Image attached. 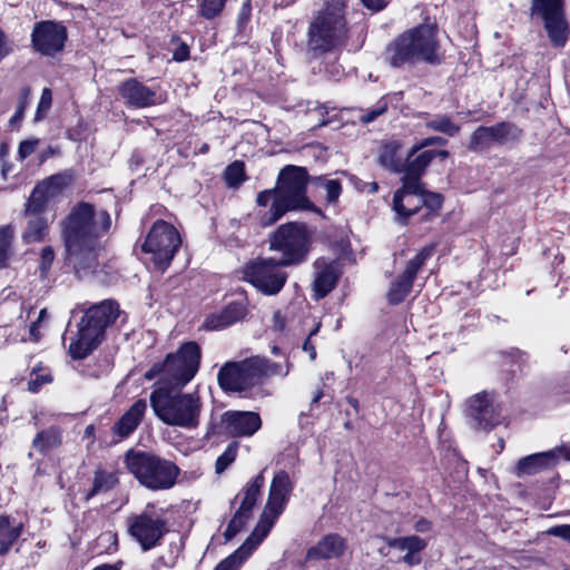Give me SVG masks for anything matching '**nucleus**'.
Listing matches in <instances>:
<instances>
[{
  "label": "nucleus",
  "mask_w": 570,
  "mask_h": 570,
  "mask_svg": "<svg viewBox=\"0 0 570 570\" xmlns=\"http://www.w3.org/2000/svg\"><path fill=\"white\" fill-rule=\"evenodd\" d=\"M189 56V48L187 45L181 43L175 51H174V60L176 61H185Z\"/></svg>",
  "instance_id": "13d9d810"
},
{
  "label": "nucleus",
  "mask_w": 570,
  "mask_h": 570,
  "mask_svg": "<svg viewBox=\"0 0 570 570\" xmlns=\"http://www.w3.org/2000/svg\"><path fill=\"white\" fill-rule=\"evenodd\" d=\"M314 298L321 299L327 296L336 286L340 278V269L336 262L318 258L314 262Z\"/></svg>",
  "instance_id": "b1692460"
},
{
  "label": "nucleus",
  "mask_w": 570,
  "mask_h": 570,
  "mask_svg": "<svg viewBox=\"0 0 570 570\" xmlns=\"http://www.w3.org/2000/svg\"><path fill=\"white\" fill-rule=\"evenodd\" d=\"M147 409L145 400L136 401L124 415L112 425L111 431L117 441L128 438L141 422Z\"/></svg>",
  "instance_id": "393cba45"
},
{
  "label": "nucleus",
  "mask_w": 570,
  "mask_h": 570,
  "mask_svg": "<svg viewBox=\"0 0 570 570\" xmlns=\"http://www.w3.org/2000/svg\"><path fill=\"white\" fill-rule=\"evenodd\" d=\"M21 534V525L12 524L10 518L0 515V556H6Z\"/></svg>",
  "instance_id": "2f4dec72"
},
{
  "label": "nucleus",
  "mask_w": 570,
  "mask_h": 570,
  "mask_svg": "<svg viewBox=\"0 0 570 570\" xmlns=\"http://www.w3.org/2000/svg\"><path fill=\"white\" fill-rule=\"evenodd\" d=\"M426 547V541L417 535L405 537V551L406 552H420Z\"/></svg>",
  "instance_id": "09e8293b"
},
{
  "label": "nucleus",
  "mask_w": 570,
  "mask_h": 570,
  "mask_svg": "<svg viewBox=\"0 0 570 570\" xmlns=\"http://www.w3.org/2000/svg\"><path fill=\"white\" fill-rule=\"evenodd\" d=\"M68 31L61 21L42 20L33 24L30 40L33 50L45 57H56L65 49Z\"/></svg>",
  "instance_id": "dca6fc26"
},
{
  "label": "nucleus",
  "mask_w": 570,
  "mask_h": 570,
  "mask_svg": "<svg viewBox=\"0 0 570 570\" xmlns=\"http://www.w3.org/2000/svg\"><path fill=\"white\" fill-rule=\"evenodd\" d=\"M111 227V217L105 209L95 210L89 203H78L61 222L65 261L79 278L95 277L106 282L99 256L104 237Z\"/></svg>",
  "instance_id": "f257e3e1"
},
{
  "label": "nucleus",
  "mask_w": 570,
  "mask_h": 570,
  "mask_svg": "<svg viewBox=\"0 0 570 570\" xmlns=\"http://www.w3.org/2000/svg\"><path fill=\"white\" fill-rule=\"evenodd\" d=\"M425 127L450 137H454L460 131V126L454 124L449 116L438 115L425 124Z\"/></svg>",
  "instance_id": "e433bc0d"
},
{
  "label": "nucleus",
  "mask_w": 570,
  "mask_h": 570,
  "mask_svg": "<svg viewBox=\"0 0 570 570\" xmlns=\"http://www.w3.org/2000/svg\"><path fill=\"white\" fill-rule=\"evenodd\" d=\"M402 209H394L400 222H405L410 216L416 214L421 209L420 195L404 194L402 197Z\"/></svg>",
  "instance_id": "58836bf2"
},
{
  "label": "nucleus",
  "mask_w": 570,
  "mask_h": 570,
  "mask_svg": "<svg viewBox=\"0 0 570 570\" xmlns=\"http://www.w3.org/2000/svg\"><path fill=\"white\" fill-rule=\"evenodd\" d=\"M264 484L265 478L263 472H261L246 484L243 491L244 497L238 509L250 513L259 498L261 489L264 487Z\"/></svg>",
  "instance_id": "72a5a7b5"
},
{
  "label": "nucleus",
  "mask_w": 570,
  "mask_h": 570,
  "mask_svg": "<svg viewBox=\"0 0 570 570\" xmlns=\"http://www.w3.org/2000/svg\"><path fill=\"white\" fill-rule=\"evenodd\" d=\"M320 324H317L315 326L314 330L311 331V333L308 334V337L305 340L304 344H303V350L308 353L309 355V358L312 361H314L316 358V348H315V345L313 344L312 342V337L315 336L318 331H320Z\"/></svg>",
  "instance_id": "3c124183"
},
{
  "label": "nucleus",
  "mask_w": 570,
  "mask_h": 570,
  "mask_svg": "<svg viewBox=\"0 0 570 570\" xmlns=\"http://www.w3.org/2000/svg\"><path fill=\"white\" fill-rule=\"evenodd\" d=\"M124 462L138 483L154 492L173 489L180 475L179 466L151 452H126Z\"/></svg>",
  "instance_id": "39448f33"
},
{
  "label": "nucleus",
  "mask_w": 570,
  "mask_h": 570,
  "mask_svg": "<svg viewBox=\"0 0 570 570\" xmlns=\"http://www.w3.org/2000/svg\"><path fill=\"white\" fill-rule=\"evenodd\" d=\"M7 35L0 29V61L11 52Z\"/></svg>",
  "instance_id": "6e6d98bb"
},
{
  "label": "nucleus",
  "mask_w": 570,
  "mask_h": 570,
  "mask_svg": "<svg viewBox=\"0 0 570 570\" xmlns=\"http://www.w3.org/2000/svg\"><path fill=\"white\" fill-rule=\"evenodd\" d=\"M556 460V451L535 453L519 460L517 468L520 473L532 474L541 468L553 465Z\"/></svg>",
  "instance_id": "c85d7f7f"
},
{
  "label": "nucleus",
  "mask_w": 570,
  "mask_h": 570,
  "mask_svg": "<svg viewBox=\"0 0 570 570\" xmlns=\"http://www.w3.org/2000/svg\"><path fill=\"white\" fill-rule=\"evenodd\" d=\"M30 217L27 223V227L22 234L24 243H37L41 242L48 234V222L40 214L27 215Z\"/></svg>",
  "instance_id": "473e14b6"
},
{
  "label": "nucleus",
  "mask_w": 570,
  "mask_h": 570,
  "mask_svg": "<svg viewBox=\"0 0 570 570\" xmlns=\"http://www.w3.org/2000/svg\"><path fill=\"white\" fill-rule=\"evenodd\" d=\"M198 14L206 19L213 20L222 14L227 0H196Z\"/></svg>",
  "instance_id": "4c0bfd02"
},
{
  "label": "nucleus",
  "mask_w": 570,
  "mask_h": 570,
  "mask_svg": "<svg viewBox=\"0 0 570 570\" xmlns=\"http://www.w3.org/2000/svg\"><path fill=\"white\" fill-rule=\"evenodd\" d=\"M237 451V442H232L227 445L225 451L216 460L215 471L217 474L223 473L236 460Z\"/></svg>",
  "instance_id": "79ce46f5"
},
{
  "label": "nucleus",
  "mask_w": 570,
  "mask_h": 570,
  "mask_svg": "<svg viewBox=\"0 0 570 570\" xmlns=\"http://www.w3.org/2000/svg\"><path fill=\"white\" fill-rule=\"evenodd\" d=\"M179 245L176 228L167 222L157 220L142 244V250L150 253L156 266L164 269L170 264Z\"/></svg>",
  "instance_id": "f8f14e48"
},
{
  "label": "nucleus",
  "mask_w": 570,
  "mask_h": 570,
  "mask_svg": "<svg viewBox=\"0 0 570 570\" xmlns=\"http://www.w3.org/2000/svg\"><path fill=\"white\" fill-rule=\"evenodd\" d=\"M269 248L281 254L276 259L283 266L303 263L309 250L306 226L297 223L281 225L271 236Z\"/></svg>",
  "instance_id": "9d476101"
},
{
  "label": "nucleus",
  "mask_w": 570,
  "mask_h": 570,
  "mask_svg": "<svg viewBox=\"0 0 570 570\" xmlns=\"http://www.w3.org/2000/svg\"><path fill=\"white\" fill-rule=\"evenodd\" d=\"M23 112H24V104H19L14 115L10 118L9 124L11 126H13V125L20 122L22 119Z\"/></svg>",
  "instance_id": "0e129e2a"
},
{
  "label": "nucleus",
  "mask_w": 570,
  "mask_h": 570,
  "mask_svg": "<svg viewBox=\"0 0 570 570\" xmlns=\"http://www.w3.org/2000/svg\"><path fill=\"white\" fill-rule=\"evenodd\" d=\"M308 181L307 170L303 167L287 165L278 174L277 184L273 189H265L257 195L258 206L266 207L267 212L259 214L258 224L268 227L281 219L287 212L297 209H312L313 205L306 196Z\"/></svg>",
  "instance_id": "f03ea898"
},
{
  "label": "nucleus",
  "mask_w": 570,
  "mask_h": 570,
  "mask_svg": "<svg viewBox=\"0 0 570 570\" xmlns=\"http://www.w3.org/2000/svg\"><path fill=\"white\" fill-rule=\"evenodd\" d=\"M293 489L294 483L288 473L283 470L278 471L271 482L267 502L264 507L267 513L273 517H279L288 503Z\"/></svg>",
  "instance_id": "5701e85b"
},
{
  "label": "nucleus",
  "mask_w": 570,
  "mask_h": 570,
  "mask_svg": "<svg viewBox=\"0 0 570 570\" xmlns=\"http://www.w3.org/2000/svg\"><path fill=\"white\" fill-rule=\"evenodd\" d=\"M345 541L338 534H327L307 550L306 560L338 558L344 553Z\"/></svg>",
  "instance_id": "a878e982"
},
{
  "label": "nucleus",
  "mask_w": 570,
  "mask_h": 570,
  "mask_svg": "<svg viewBox=\"0 0 570 570\" xmlns=\"http://www.w3.org/2000/svg\"><path fill=\"white\" fill-rule=\"evenodd\" d=\"M245 177V167L242 161H234L225 170V180L228 186H238Z\"/></svg>",
  "instance_id": "a18cd8bd"
},
{
  "label": "nucleus",
  "mask_w": 570,
  "mask_h": 570,
  "mask_svg": "<svg viewBox=\"0 0 570 570\" xmlns=\"http://www.w3.org/2000/svg\"><path fill=\"white\" fill-rule=\"evenodd\" d=\"M445 144H446V139H444L442 137H439V136L428 137V138L422 139L420 142L415 144L412 147V154H417L421 149L432 146V145L444 146Z\"/></svg>",
  "instance_id": "8fccbe9b"
},
{
  "label": "nucleus",
  "mask_w": 570,
  "mask_h": 570,
  "mask_svg": "<svg viewBox=\"0 0 570 570\" xmlns=\"http://www.w3.org/2000/svg\"><path fill=\"white\" fill-rule=\"evenodd\" d=\"M94 570H118V569L115 566L104 564V566L97 567Z\"/></svg>",
  "instance_id": "774afa93"
},
{
  "label": "nucleus",
  "mask_w": 570,
  "mask_h": 570,
  "mask_svg": "<svg viewBox=\"0 0 570 570\" xmlns=\"http://www.w3.org/2000/svg\"><path fill=\"white\" fill-rule=\"evenodd\" d=\"M249 518L250 513L238 509L224 532L226 540L234 538L243 529Z\"/></svg>",
  "instance_id": "37998d69"
},
{
  "label": "nucleus",
  "mask_w": 570,
  "mask_h": 570,
  "mask_svg": "<svg viewBox=\"0 0 570 570\" xmlns=\"http://www.w3.org/2000/svg\"><path fill=\"white\" fill-rule=\"evenodd\" d=\"M401 146L391 141L383 146L379 160L382 167L393 173H402L405 167V159L400 154Z\"/></svg>",
  "instance_id": "c756f323"
},
{
  "label": "nucleus",
  "mask_w": 570,
  "mask_h": 570,
  "mask_svg": "<svg viewBox=\"0 0 570 570\" xmlns=\"http://www.w3.org/2000/svg\"><path fill=\"white\" fill-rule=\"evenodd\" d=\"M362 2L367 9L373 11H380L387 4V0H362Z\"/></svg>",
  "instance_id": "bf43d9fd"
},
{
  "label": "nucleus",
  "mask_w": 570,
  "mask_h": 570,
  "mask_svg": "<svg viewBox=\"0 0 570 570\" xmlns=\"http://www.w3.org/2000/svg\"><path fill=\"white\" fill-rule=\"evenodd\" d=\"M50 382V376L45 374H36L33 379L28 382V390L32 393H37L40 387Z\"/></svg>",
  "instance_id": "603ef678"
},
{
  "label": "nucleus",
  "mask_w": 570,
  "mask_h": 570,
  "mask_svg": "<svg viewBox=\"0 0 570 570\" xmlns=\"http://www.w3.org/2000/svg\"><path fill=\"white\" fill-rule=\"evenodd\" d=\"M72 181V173L65 170L37 183L24 204V215L43 213L47 206L59 198Z\"/></svg>",
  "instance_id": "4468645a"
},
{
  "label": "nucleus",
  "mask_w": 570,
  "mask_h": 570,
  "mask_svg": "<svg viewBox=\"0 0 570 570\" xmlns=\"http://www.w3.org/2000/svg\"><path fill=\"white\" fill-rule=\"evenodd\" d=\"M11 239L10 227H0V250L8 254Z\"/></svg>",
  "instance_id": "5fc2aeb1"
},
{
  "label": "nucleus",
  "mask_w": 570,
  "mask_h": 570,
  "mask_svg": "<svg viewBox=\"0 0 570 570\" xmlns=\"http://www.w3.org/2000/svg\"><path fill=\"white\" fill-rule=\"evenodd\" d=\"M29 96H30V89L29 88H23L22 91H21V99H20L19 104H24V107H26L27 102H28V99H29Z\"/></svg>",
  "instance_id": "338daca9"
},
{
  "label": "nucleus",
  "mask_w": 570,
  "mask_h": 570,
  "mask_svg": "<svg viewBox=\"0 0 570 570\" xmlns=\"http://www.w3.org/2000/svg\"><path fill=\"white\" fill-rule=\"evenodd\" d=\"M431 528H432L431 521H429L428 519H424V518H421L420 520H417L414 523V530L416 532H428L431 530Z\"/></svg>",
  "instance_id": "e2e57ef3"
},
{
  "label": "nucleus",
  "mask_w": 570,
  "mask_h": 570,
  "mask_svg": "<svg viewBox=\"0 0 570 570\" xmlns=\"http://www.w3.org/2000/svg\"><path fill=\"white\" fill-rule=\"evenodd\" d=\"M433 247H423L413 258H411L402 274L391 284L387 298L391 304H399L410 294L416 274L432 256Z\"/></svg>",
  "instance_id": "412c9836"
},
{
  "label": "nucleus",
  "mask_w": 570,
  "mask_h": 570,
  "mask_svg": "<svg viewBox=\"0 0 570 570\" xmlns=\"http://www.w3.org/2000/svg\"><path fill=\"white\" fill-rule=\"evenodd\" d=\"M531 13L543 20L548 37L554 46H564L568 23L562 0H532Z\"/></svg>",
  "instance_id": "f3484780"
},
{
  "label": "nucleus",
  "mask_w": 570,
  "mask_h": 570,
  "mask_svg": "<svg viewBox=\"0 0 570 570\" xmlns=\"http://www.w3.org/2000/svg\"><path fill=\"white\" fill-rule=\"evenodd\" d=\"M318 187L325 193V199L328 204H335L342 193L341 183L337 179L318 178Z\"/></svg>",
  "instance_id": "a19ab883"
},
{
  "label": "nucleus",
  "mask_w": 570,
  "mask_h": 570,
  "mask_svg": "<svg viewBox=\"0 0 570 570\" xmlns=\"http://www.w3.org/2000/svg\"><path fill=\"white\" fill-rule=\"evenodd\" d=\"M282 267L284 266L274 257L257 258L244 266L243 278L259 293L273 296L278 294L287 282L288 276Z\"/></svg>",
  "instance_id": "9b49d317"
},
{
  "label": "nucleus",
  "mask_w": 570,
  "mask_h": 570,
  "mask_svg": "<svg viewBox=\"0 0 570 570\" xmlns=\"http://www.w3.org/2000/svg\"><path fill=\"white\" fill-rule=\"evenodd\" d=\"M38 141L37 140H24L19 145V156L24 159L32 155L36 150Z\"/></svg>",
  "instance_id": "864d4df0"
},
{
  "label": "nucleus",
  "mask_w": 570,
  "mask_h": 570,
  "mask_svg": "<svg viewBox=\"0 0 570 570\" xmlns=\"http://www.w3.org/2000/svg\"><path fill=\"white\" fill-rule=\"evenodd\" d=\"M52 104V92L49 88H43L37 107L36 120L42 119L49 111Z\"/></svg>",
  "instance_id": "49530a36"
},
{
  "label": "nucleus",
  "mask_w": 570,
  "mask_h": 570,
  "mask_svg": "<svg viewBox=\"0 0 570 570\" xmlns=\"http://www.w3.org/2000/svg\"><path fill=\"white\" fill-rule=\"evenodd\" d=\"M262 425L259 415L255 412L227 411L222 416L220 426H208L204 438L210 440L215 434L224 432L229 436H250Z\"/></svg>",
  "instance_id": "6ab92c4d"
},
{
  "label": "nucleus",
  "mask_w": 570,
  "mask_h": 570,
  "mask_svg": "<svg viewBox=\"0 0 570 570\" xmlns=\"http://www.w3.org/2000/svg\"><path fill=\"white\" fill-rule=\"evenodd\" d=\"M246 308L242 303H230L224 309L210 314L205 320V327L217 331L235 324L244 318Z\"/></svg>",
  "instance_id": "bb28decb"
},
{
  "label": "nucleus",
  "mask_w": 570,
  "mask_h": 570,
  "mask_svg": "<svg viewBox=\"0 0 570 570\" xmlns=\"http://www.w3.org/2000/svg\"><path fill=\"white\" fill-rule=\"evenodd\" d=\"M549 533L570 541V524L553 527L549 530Z\"/></svg>",
  "instance_id": "4d7b16f0"
},
{
  "label": "nucleus",
  "mask_w": 570,
  "mask_h": 570,
  "mask_svg": "<svg viewBox=\"0 0 570 570\" xmlns=\"http://www.w3.org/2000/svg\"><path fill=\"white\" fill-rule=\"evenodd\" d=\"M62 443V431L58 426H50L36 434L32 440V448L41 454L59 448Z\"/></svg>",
  "instance_id": "cd10ccee"
},
{
  "label": "nucleus",
  "mask_w": 570,
  "mask_h": 570,
  "mask_svg": "<svg viewBox=\"0 0 570 570\" xmlns=\"http://www.w3.org/2000/svg\"><path fill=\"white\" fill-rule=\"evenodd\" d=\"M438 29L435 24H421L412 28L386 48L385 59L392 67L401 68L417 62L434 63L440 61Z\"/></svg>",
  "instance_id": "20e7f679"
},
{
  "label": "nucleus",
  "mask_w": 570,
  "mask_h": 570,
  "mask_svg": "<svg viewBox=\"0 0 570 570\" xmlns=\"http://www.w3.org/2000/svg\"><path fill=\"white\" fill-rule=\"evenodd\" d=\"M402 173H404V176L402 179L403 186H402V188L397 189L394 193L393 209H402L403 208V205H402L403 198L402 197L404 196V194L421 195L424 191V189L422 188V184L420 181L421 175H414L407 170H403Z\"/></svg>",
  "instance_id": "7c9ffc66"
},
{
  "label": "nucleus",
  "mask_w": 570,
  "mask_h": 570,
  "mask_svg": "<svg viewBox=\"0 0 570 570\" xmlns=\"http://www.w3.org/2000/svg\"><path fill=\"white\" fill-rule=\"evenodd\" d=\"M118 482V478L114 472H107L105 470H97L94 476L92 489L88 493L87 498H91L98 493L110 491Z\"/></svg>",
  "instance_id": "c9c22d12"
},
{
  "label": "nucleus",
  "mask_w": 570,
  "mask_h": 570,
  "mask_svg": "<svg viewBox=\"0 0 570 570\" xmlns=\"http://www.w3.org/2000/svg\"><path fill=\"white\" fill-rule=\"evenodd\" d=\"M307 37L308 50L314 55L334 51L343 45L347 37L344 3L328 1L309 23Z\"/></svg>",
  "instance_id": "423d86ee"
},
{
  "label": "nucleus",
  "mask_w": 570,
  "mask_h": 570,
  "mask_svg": "<svg viewBox=\"0 0 570 570\" xmlns=\"http://www.w3.org/2000/svg\"><path fill=\"white\" fill-rule=\"evenodd\" d=\"M119 316V305L111 299L89 307L82 316L76 338L70 343L73 360L87 357L100 343L106 328Z\"/></svg>",
  "instance_id": "0eeeda50"
},
{
  "label": "nucleus",
  "mask_w": 570,
  "mask_h": 570,
  "mask_svg": "<svg viewBox=\"0 0 570 570\" xmlns=\"http://www.w3.org/2000/svg\"><path fill=\"white\" fill-rule=\"evenodd\" d=\"M200 347L195 342L183 344L168 354L163 363H155L145 374L147 380L159 377L160 386L181 389L196 375L200 364Z\"/></svg>",
  "instance_id": "6e6552de"
},
{
  "label": "nucleus",
  "mask_w": 570,
  "mask_h": 570,
  "mask_svg": "<svg viewBox=\"0 0 570 570\" xmlns=\"http://www.w3.org/2000/svg\"><path fill=\"white\" fill-rule=\"evenodd\" d=\"M53 259H55V253H53L52 247H50V246L43 247L41 250L40 265H39L41 277L47 276V274L52 265Z\"/></svg>",
  "instance_id": "de8ad7c7"
},
{
  "label": "nucleus",
  "mask_w": 570,
  "mask_h": 570,
  "mask_svg": "<svg viewBox=\"0 0 570 570\" xmlns=\"http://www.w3.org/2000/svg\"><path fill=\"white\" fill-rule=\"evenodd\" d=\"M436 157L434 150H425L421 154H412V149L406 156L403 170L411 171L414 175H422L429 164Z\"/></svg>",
  "instance_id": "f704fd0d"
},
{
  "label": "nucleus",
  "mask_w": 570,
  "mask_h": 570,
  "mask_svg": "<svg viewBox=\"0 0 570 570\" xmlns=\"http://www.w3.org/2000/svg\"><path fill=\"white\" fill-rule=\"evenodd\" d=\"M268 372L267 360L252 356L237 362H226L218 371L217 381L223 391L240 393L261 384Z\"/></svg>",
  "instance_id": "1a4fd4ad"
},
{
  "label": "nucleus",
  "mask_w": 570,
  "mask_h": 570,
  "mask_svg": "<svg viewBox=\"0 0 570 570\" xmlns=\"http://www.w3.org/2000/svg\"><path fill=\"white\" fill-rule=\"evenodd\" d=\"M273 326L277 331H283L285 328V317L281 313V311H276L273 314Z\"/></svg>",
  "instance_id": "680f3d73"
},
{
  "label": "nucleus",
  "mask_w": 570,
  "mask_h": 570,
  "mask_svg": "<svg viewBox=\"0 0 570 570\" xmlns=\"http://www.w3.org/2000/svg\"><path fill=\"white\" fill-rule=\"evenodd\" d=\"M521 136L522 130L508 121H501L493 126H479L471 134L468 148L474 153H483L495 146L517 142Z\"/></svg>",
  "instance_id": "2eb2a0df"
},
{
  "label": "nucleus",
  "mask_w": 570,
  "mask_h": 570,
  "mask_svg": "<svg viewBox=\"0 0 570 570\" xmlns=\"http://www.w3.org/2000/svg\"><path fill=\"white\" fill-rule=\"evenodd\" d=\"M150 406L155 415L166 425L195 430L200 424L204 403L197 390L158 386L150 393Z\"/></svg>",
  "instance_id": "7ed1b4c3"
},
{
  "label": "nucleus",
  "mask_w": 570,
  "mask_h": 570,
  "mask_svg": "<svg viewBox=\"0 0 570 570\" xmlns=\"http://www.w3.org/2000/svg\"><path fill=\"white\" fill-rule=\"evenodd\" d=\"M127 524L129 534L144 551L157 547L168 532L166 520L155 511L151 504H148L141 513L129 517Z\"/></svg>",
  "instance_id": "ddd939ff"
},
{
  "label": "nucleus",
  "mask_w": 570,
  "mask_h": 570,
  "mask_svg": "<svg viewBox=\"0 0 570 570\" xmlns=\"http://www.w3.org/2000/svg\"><path fill=\"white\" fill-rule=\"evenodd\" d=\"M384 540L389 547L405 551V537L385 538Z\"/></svg>",
  "instance_id": "052dcab7"
},
{
  "label": "nucleus",
  "mask_w": 570,
  "mask_h": 570,
  "mask_svg": "<svg viewBox=\"0 0 570 570\" xmlns=\"http://www.w3.org/2000/svg\"><path fill=\"white\" fill-rule=\"evenodd\" d=\"M442 196L440 194L423 191L420 195L421 208L425 207V213L423 215L424 219H429L431 216H434L436 212L442 206Z\"/></svg>",
  "instance_id": "ea45409f"
},
{
  "label": "nucleus",
  "mask_w": 570,
  "mask_h": 570,
  "mask_svg": "<svg viewBox=\"0 0 570 570\" xmlns=\"http://www.w3.org/2000/svg\"><path fill=\"white\" fill-rule=\"evenodd\" d=\"M387 111V102L384 98L380 99L374 106L367 110H362L358 116V121L363 125L373 122L377 117Z\"/></svg>",
  "instance_id": "c03bdc74"
},
{
  "label": "nucleus",
  "mask_w": 570,
  "mask_h": 570,
  "mask_svg": "<svg viewBox=\"0 0 570 570\" xmlns=\"http://www.w3.org/2000/svg\"><path fill=\"white\" fill-rule=\"evenodd\" d=\"M118 92L126 105L135 108H147L164 101L157 89L144 85L136 78L121 82L118 86Z\"/></svg>",
  "instance_id": "4be33fe9"
},
{
  "label": "nucleus",
  "mask_w": 570,
  "mask_h": 570,
  "mask_svg": "<svg viewBox=\"0 0 570 570\" xmlns=\"http://www.w3.org/2000/svg\"><path fill=\"white\" fill-rule=\"evenodd\" d=\"M465 414L475 428L489 430L500 423L501 410L494 394L480 392L465 402Z\"/></svg>",
  "instance_id": "aec40b11"
},
{
  "label": "nucleus",
  "mask_w": 570,
  "mask_h": 570,
  "mask_svg": "<svg viewBox=\"0 0 570 570\" xmlns=\"http://www.w3.org/2000/svg\"><path fill=\"white\" fill-rule=\"evenodd\" d=\"M278 517H273L263 510L257 525L247 540L230 556L220 561L215 570H238L257 546L267 537Z\"/></svg>",
  "instance_id": "a211bd4d"
},
{
  "label": "nucleus",
  "mask_w": 570,
  "mask_h": 570,
  "mask_svg": "<svg viewBox=\"0 0 570 570\" xmlns=\"http://www.w3.org/2000/svg\"><path fill=\"white\" fill-rule=\"evenodd\" d=\"M415 553L413 552H406V554L403 557L404 562L407 564H417L420 562V558L414 557Z\"/></svg>",
  "instance_id": "69168bd1"
}]
</instances>
